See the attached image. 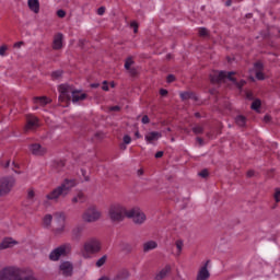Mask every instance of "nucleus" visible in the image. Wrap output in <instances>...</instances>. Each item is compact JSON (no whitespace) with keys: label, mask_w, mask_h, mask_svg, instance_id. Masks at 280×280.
I'll use <instances>...</instances> for the list:
<instances>
[{"label":"nucleus","mask_w":280,"mask_h":280,"mask_svg":"<svg viewBox=\"0 0 280 280\" xmlns=\"http://www.w3.org/2000/svg\"><path fill=\"white\" fill-rule=\"evenodd\" d=\"M72 104H78V102H84L86 100V94L80 90H73L72 86L67 84L59 85V100L61 102H67V100H71Z\"/></svg>","instance_id":"nucleus-1"},{"label":"nucleus","mask_w":280,"mask_h":280,"mask_svg":"<svg viewBox=\"0 0 280 280\" xmlns=\"http://www.w3.org/2000/svg\"><path fill=\"white\" fill-rule=\"evenodd\" d=\"M77 184L75 179H65L61 185L46 195L47 200H58L60 197L65 198V196H69L71 189L75 187Z\"/></svg>","instance_id":"nucleus-2"},{"label":"nucleus","mask_w":280,"mask_h":280,"mask_svg":"<svg viewBox=\"0 0 280 280\" xmlns=\"http://www.w3.org/2000/svg\"><path fill=\"white\" fill-rule=\"evenodd\" d=\"M21 269L19 267H5L0 271V280H38L34 273H27L24 277L19 276Z\"/></svg>","instance_id":"nucleus-3"},{"label":"nucleus","mask_w":280,"mask_h":280,"mask_svg":"<svg viewBox=\"0 0 280 280\" xmlns=\"http://www.w3.org/2000/svg\"><path fill=\"white\" fill-rule=\"evenodd\" d=\"M126 206L121 203H114L109 207L108 217L112 222H124L128 218Z\"/></svg>","instance_id":"nucleus-4"},{"label":"nucleus","mask_w":280,"mask_h":280,"mask_svg":"<svg viewBox=\"0 0 280 280\" xmlns=\"http://www.w3.org/2000/svg\"><path fill=\"white\" fill-rule=\"evenodd\" d=\"M101 252H102V242H100V240L93 237V238L88 240L83 244V249H82L81 254H82V257H84V259H90L91 255H95Z\"/></svg>","instance_id":"nucleus-5"},{"label":"nucleus","mask_w":280,"mask_h":280,"mask_svg":"<svg viewBox=\"0 0 280 280\" xmlns=\"http://www.w3.org/2000/svg\"><path fill=\"white\" fill-rule=\"evenodd\" d=\"M235 72H226V71H221V72H214L211 74V80L212 82H226V80H230V82H233L237 86V89H242L246 84V81L242 80L241 82H237L235 78Z\"/></svg>","instance_id":"nucleus-6"},{"label":"nucleus","mask_w":280,"mask_h":280,"mask_svg":"<svg viewBox=\"0 0 280 280\" xmlns=\"http://www.w3.org/2000/svg\"><path fill=\"white\" fill-rule=\"evenodd\" d=\"M52 218L55 220V224L57 225L52 231L54 235L56 237L65 235V233H67V214H65V212H55Z\"/></svg>","instance_id":"nucleus-7"},{"label":"nucleus","mask_w":280,"mask_h":280,"mask_svg":"<svg viewBox=\"0 0 280 280\" xmlns=\"http://www.w3.org/2000/svg\"><path fill=\"white\" fill-rule=\"evenodd\" d=\"M71 243H63L56 248H54L49 254L50 261H60L61 257H67L71 255L72 250Z\"/></svg>","instance_id":"nucleus-8"},{"label":"nucleus","mask_w":280,"mask_h":280,"mask_svg":"<svg viewBox=\"0 0 280 280\" xmlns=\"http://www.w3.org/2000/svg\"><path fill=\"white\" fill-rule=\"evenodd\" d=\"M82 220L84 222L93 223L102 220V211L95 206H90L82 214Z\"/></svg>","instance_id":"nucleus-9"},{"label":"nucleus","mask_w":280,"mask_h":280,"mask_svg":"<svg viewBox=\"0 0 280 280\" xmlns=\"http://www.w3.org/2000/svg\"><path fill=\"white\" fill-rule=\"evenodd\" d=\"M14 177L0 178V196H8L15 185Z\"/></svg>","instance_id":"nucleus-10"},{"label":"nucleus","mask_w":280,"mask_h":280,"mask_svg":"<svg viewBox=\"0 0 280 280\" xmlns=\"http://www.w3.org/2000/svg\"><path fill=\"white\" fill-rule=\"evenodd\" d=\"M128 218H131L135 224H143V222L147 220L145 213H143V211H141L139 208L129 209Z\"/></svg>","instance_id":"nucleus-11"},{"label":"nucleus","mask_w":280,"mask_h":280,"mask_svg":"<svg viewBox=\"0 0 280 280\" xmlns=\"http://www.w3.org/2000/svg\"><path fill=\"white\" fill-rule=\"evenodd\" d=\"M40 126V121L38 117L30 115L26 118V125L24 127L25 132H31L32 130H36Z\"/></svg>","instance_id":"nucleus-12"},{"label":"nucleus","mask_w":280,"mask_h":280,"mask_svg":"<svg viewBox=\"0 0 280 280\" xmlns=\"http://www.w3.org/2000/svg\"><path fill=\"white\" fill-rule=\"evenodd\" d=\"M59 270L63 277H71L73 275V264L69 260L61 261Z\"/></svg>","instance_id":"nucleus-13"},{"label":"nucleus","mask_w":280,"mask_h":280,"mask_svg":"<svg viewBox=\"0 0 280 280\" xmlns=\"http://www.w3.org/2000/svg\"><path fill=\"white\" fill-rule=\"evenodd\" d=\"M211 272H209V260L206 261L198 270L196 280H209Z\"/></svg>","instance_id":"nucleus-14"},{"label":"nucleus","mask_w":280,"mask_h":280,"mask_svg":"<svg viewBox=\"0 0 280 280\" xmlns=\"http://www.w3.org/2000/svg\"><path fill=\"white\" fill-rule=\"evenodd\" d=\"M264 69V65L261 62H256L254 65V69L250 70V79L255 80V78H253V73L255 74L257 80H264V72H261Z\"/></svg>","instance_id":"nucleus-15"},{"label":"nucleus","mask_w":280,"mask_h":280,"mask_svg":"<svg viewBox=\"0 0 280 280\" xmlns=\"http://www.w3.org/2000/svg\"><path fill=\"white\" fill-rule=\"evenodd\" d=\"M163 137V133L159 131H149L144 135V140L149 144H154L155 141H159Z\"/></svg>","instance_id":"nucleus-16"},{"label":"nucleus","mask_w":280,"mask_h":280,"mask_svg":"<svg viewBox=\"0 0 280 280\" xmlns=\"http://www.w3.org/2000/svg\"><path fill=\"white\" fill-rule=\"evenodd\" d=\"M19 242L12 237H4L0 243V250H7V248H14Z\"/></svg>","instance_id":"nucleus-17"},{"label":"nucleus","mask_w":280,"mask_h":280,"mask_svg":"<svg viewBox=\"0 0 280 280\" xmlns=\"http://www.w3.org/2000/svg\"><path fill=\"white\" fill-rule=\"evenodd\" d=\"M30 152H32V154L35 156H43V154L47 153V149L38 143H35L30 145Z\"/></svg>","instance_id":"nucleus-18"},{"label":"nucleus","mask_w":280,"mask_h":280,"mask_svg":"<svg viewBox=\"0 0 280 280\" xmlns=\"http://www.w3.org/2000/svg\"><path fill=\"white\" fill-rule=\"evenodd\" d=\"M172 272V265H165L161 270L155 273V280H163Z\"/></svg>","instance_id":"nucleus-19"},{"label":"nucleus","mask_w":280,"mask_h":280,"mask_svg":"<svg viewBox=\"0 0 280 280\" xmlns=\"http://www.w3.org/2000/svg\"><path fill=\"white\" fill-rule=\"evenodd\" d=\"M143 253H150V250H155L159 248V243L156 241H147L142 245Z\"/></svg>","instance_id":"nucleus-20"},{"label":"nucleus","mask_w":280,"mask_h":280,"mask_svg":"<svg viewBox=\"0 0 280 280\" xmlns=\"http://www.w3.org/2000/svg\"><path fill=\"white\" fill-rule=\"evenodd\" d=\"M27 5L31 12H34V14H38V12H40V1L27 0Z\"/></svg>","instance_id":"nucleus-21"},{"label":"nucleus","mask_w":280,"mask_h":280,"mask_svg":"<svg viewBox=\"0 0 280 280\" xmlns=\"http://www.w3.org/2000/svg\"><path fill=\"white\" fill-rule=\"evenodd\" d=\"M62 40H63L62 33H58L57 35H55L54 42H52V48L62 49Z\"/></svg>","instance_id":"nucleus-22"},{"label":"nucleus","mask_w":280,"mask_h":280,"mask_svg":"<svg viewBox=\"0 0 280 280\" xmlns=\"http://www.w3.org/2000/svg\"><path fill=\"white\" fill-rule=\"evenodd\" d=\"M132 65H135V61L132 60V58H127L126 62H125V69L127 71H129V73L131 75H137V70L135 68H132Z\"/></svg>","instance_id":"nucleus-23"},{"label":"nucleus","mask_w":280,"mask_h":280,"mask_svg":"<svg viewBox=\"0 0 280 280\" xmlns=\"http://www.w3.org/2000/svg\"><path fill=\"white\" fill-rule=\"evenodd\" d=\"M51 100L47 98V96H42V97H35L34 98V104H38L39 106H47Z\"/></svg>","instance_id":"nucleus-24"},{"label":"nucleus","mask_w":280,"mask_h":280,"mask_svg":"<svg viewBox=\"0 0 280 280\" xmlns=\"http://www.w3.org/2000/svg\"><path fill=\"white\" fill-rule=\"evenodd\" d=\"M124 144L120 145V150H126V145H130L132 143V138L129 135L124 136L122 138Z\"/></svg>","instance_id":"nucleus-25"},{"label":"nucleus","mask_w":280,"mask_h":280,"mask_svg":"<svg viewBox=\"0 0 280 280\" xmlns=\"http://www.w3.org/2000/svg\"><path fill=\"white\" fill-rule=\"evenodd\" d=\"M85 197H84V192L80 191L78 192L73 198H72V202L75 205L78 202H84Z\"/></svg>","instance_id":"nucleus-26"},{"label":"nucleus","mask_w":280,"mask_h":280,"mask_svg":"<svg viewBox=\"0 0 280 280\" xmlns=\"http://www.w3.org/2000/svg\"><path fill=\"white\" fill-rule=\"evenodd\" d=\"M107 259H108V256L106 255H103L101 258H98L95 264L96 268H102V266L106 264Z\"/></svg>","instance_id":"nucleus-27"},{"label":"nucleus","mask_w":280,"mask_h":280,"mask_svg":"<svg viewBox=\"0 0 280 280\" xmlns=\"http://www.w3.org/2000/svg\"><path fill=\"white\" fill-rule=\"evenodd\" d=\"M259 108H261V101L260 100H255L252 103V110H256V113H259Z\"/></svg>","instance_id":"nucleus-28"},{"label":"nucleus","mask_w":280,"mask_h":280,"mask_svg":"<svg viewBox=\"0 0 280 280\" xmlns=\"http://www.w3.org/2000/svg\"><path fill=\"white\" fill-rule=\"evenodd\" d=\"M235 121L237 124V126L244 127L246 126V117L240 115L235 118Z\"/></svg>","instance_id":"nucleus-29"},{"label":"nucleus","mask_w":280,"mask_h":280,"mask_svg":"<svg viewBox=\"0 0 280 280\" xmlns=\"http://www.w3.org/2000/svg\"><path fill=\"white\" fill-rule=\"evenodd\" d=\"M52 220H54V215H51V214H46V215L44 217L43 222H44L45 226H51Z\"/></svg>","instance_id":"nucleus-30"},{"label":"nucleus","mask_w":280,"mask_h":280,"mask_svg":"<svg viewBox=\"0 0 280 280\" xmlns=\"http://www.w3.org/2000/svg\"><path fill=\"white\" fill-rule=\"evenodd\" d=\"M82 231H84V229L82 226H75L72 230L73 237H80V235H82Z\"/></svg>","instance_id":"nucleus-31"},{"label":"nucleus","mask_w":280,"mask_h":280,"mask_svg":"<svg viewBox=\"0 0 280 280\" xmlns=\"http://www.w3.org/2000/svg\"><path fill=\"white\" fill-rule=\"evenodd\" d=\"M273 200L280 202V187L275 188L273 190Z\"/></svg>","instance_id":"nucleus-32"},{"label":"nucleus","mask_w":280,"mask_h":280,"mask_svg":"<svg viewBox=\"0 0 280 280\" xmlns=\"http://www.w3.org/2000/svg\"><path fill=\"white\" fill-rule=\"evenodd\" d=\"M176 248H177V255H179L180 253H183V241H177L175 244Z\"/></svg>","instance_id":"nucleus-33"},{"label":"nucleus","mask_w":280,"mask_h":280,"mask_svg":"<svg viewBox=\"0 0 280 280\" xmlns=\"http://www.w3.org/2000/svg\"><path fill=\"white\" fill-rule=\"evenodd\" d=\"M61 77H62V71H60V70L55 71V72H52V74H51V78H52L54 80H58V78H61Z\"/></svg>","instance_id":"nucleus-34"},{"label":"nucleus","mask_w":280,"mask_h":280,"mask_svg":"<svg viewBox=\"0 0 280 280\" xmlns=\"http://www.w3.org/2000/svg\"><path fill=\"white\" fill-rule=\"evenodd\" d=\"M199 36H209V31H207L205 27L199 28Z\"/></svg>","instance_id":"nucleus-35"},{"label":"nucleus","mask_w":280,"mask_h":280,"mask_svg":"<svg viewBox=\"0 0 280 280\" xmlns=\"http://www.w3.org/2000/svg\"><path fill=\"white\" fill-rule=\"evenodd\" d=\"M5 51H8V45L0 46V56L4 57Z\"/></svg>","instance_id":"nucleus-36"},{"label":"nucleus","mask_w":280,"mask_h":280,"mask_svg":"<svg viewBox=\"0 0 280 280\" xmlns=\"http://www.w3.org/2000/svg\"><path fill=\"white\" fill-rule=\"evenodd\" d=\"M182 100H191V93L184 92L180 94Z\"/></svg>","instance_id":"nucleus-37"},{"label":"nucleus","mask_w":280,"mask_h":280,"mask_svg":"<svg viewBox=\"0 0 280 280\" xmlns=\"http://www.w3.org/2000/svg\"><path fill=\"white\" fill-rule=\"evenodd\" d=\"M57 16H59V19H65V16H67V12H65V10L60 9L57 11Z\"/></svg>","instance_id":"nucleus-38"},{"label":"nucleus","mask_w":280,"mask_h":280,"mask_svg":"<svg viewBox=\"0 0 280 280\" xmlns=\"http://www.w3.org/2000/svg\"><path fill=\"white\" fill-rule=\"evenodd\" d=\"M202 127L201 126H196L192 128V132H195V135H200L202 132Z\"/></svg>","instance_id":"nucleus-39"},{"label":"nucleus","mask_w":280,"mask_h":280,"mask_svg":"<svg viewBox=\"0 0 280 280\" xmlns=\"http://www.w3.org/2000/svg\"><path fill=\"white\" fill-rule=\"evenodd\" d=\"M130 26L132 27L135 34L139 32V24L137 22H131Z\"/></svg>","instance_id":"nucleus-40"},{"label":"nucleus","mask_w":280,"mask_h":280,"mask_svg":"<svg viewBox=\"0 0 280 280\" xmlns=\"http://www.w3.org/2000/svg\"><path fill=\"white\" fill-rule=\"evenodd\" d=\"M198 175L201 176V178H207V176H209V171L203 170Z\"/></svg>","instance_id":"nucleus-41"},{"label":"nucleus","mask_w":280,"mask_h":280,"mask_svg":"<svg viewBox=\"0 0 280 280\" xmlns=\"http://www.w3.org/2000/svg\"><path fill=\"white\" fill-rule=\"evenodd\" d=\"M108 110H109V112H113V110H114V112L117 113V112L121 110V107H119L118 105H116V106L109 107Z\"/></svg>","instance_id":"nucleus-42"},{"label":"nucleus","mask_w":280,"mask_h":280,"mask_svg":"<svg viewBox=\"0 0 280 280\" xmlns=\"http://www.w3.org/2000/svg\"><path fill=\"white\" fill-rule=\"evenodd\" d=\"M104 12H106V9L104 7L98 8L97 10L98 16H103Z\"/></svg>","instance_id":"nucleus-43"},{"label":"nucleus","mask_w":280,"mask_h":280,"mask_svg":"<svg viewBox=\"0 0 280 280\" xmlns=\"http://www.w3.org/2000/svg\"><path fill=\"white\" fill-rule=\"evenodd\" d=\"M142 124H150V118L147 115L142 117Z\"/></svg>","instance_id":"nucleus-44"},{"label":"nucleus","mask_w":280,"mask_h":280,"mask_svg":"<svg viewBox=\"0 0 280 280\" xmlns=\"http://www.w3.org/2000/svg\"><path fill=\"white\" fill-rule=\"evenodd\" d=\"M14 47H15L16 49H21V47H23V42H18V43H15V44H14Z\"/></svg>","instance_id":"nucleus-45"},{"label":"nucleus","mask_w":280,"mask_h":280,"mask_svg":"<svg viewBox=\"0 0 280 280\" xmlns=\"http://www.w3.org/2000/svg\"><path fill=\"white\" fill-rule=\"evenodd\" d=\"M176 80V78L174 77V74H170L167 77V82H174Z\"/></svg>","instance_id":"nucleus-46"},{"label":"nucleus","mask_w":280,"mask_h":280,"mask_svg":"<svg viewBox=\"0 0 280 280\" xmlns=\"http://www.w3.org/2000/svg\"><path fill=\"white\" fill-rule=\"evenodd\" d=\"M82 176L84 177V180H89V175H86V171H81Z\"/></svg>","instance_id":"nucleus-47"},{"label":"nucleus","mask_w":280,"mask_h":280,"mask_svg":"<svg viewBox=\"0 0 280 280\" xmlns=\"http://www.w3.org/2000/svg\"><path fill=\"white\" fill-rule=\"evenodd\" d=\"M34 196H35L34 190H28L27 197H28L30 199H32V198H34Z\"/></svg>","instance_id":"nucleus-48"},{"label":"nucleus","mask_w":280,"mask_h":280,"mask_svg":"<svg viewBox=\"0 0 280 280\" xmlns=\"http://www.w3.org/2000/svg\"><path fill=\"white\" fill-rule=\"evenodd\" d=\"M102 89L103 91H108V83H106V81L103 82Z\"/></svg>","instance_id":"nucleus-49"},{"label":"nucleus","mask_w":280,"mask_h":280,"mask_svg":"<svg viewBox=\"0 0 280 280\" xmlns=\"http://www.w3.org/2000/svg\"><path fill=\"white\" fill-rule=\"evenodd\" d=\"M163 156V151L155 153V159H161Z\"/></svg>","instance_id":"nucleus-50"},{"label":"nucleus","mask_w":280,"mask_h":280,"mask_svg":"<svg viewBox=\"0 0 280 280\" xmlns=\"http://www.w3.org/2000/svg\"><path fill=\"white\" fill-rule=\"evenodd\" d=\"M160 95L165 96L167 95V90H160Z\"/></svg>","instance_id":"nucleus-51"},{"label":"nucleus","mask_w":280,"mask_h":280,"mask_svg":"<svg viewBox=\"0 0 280 280\" xmlns=\"http://www.w3.org/2000/svg\"><path fill=\"white\" fill-rule=\"evenodd\" d=\"M264 121H265L266 124H268V121H270V116H269V115H266V116L264 117Z\"/></svg>","instance_id":"nucleus-52"},{"label":"nucleus","mask_w":280,"mask_h":280,"mask_svg":"<svg viewBox=\"0 0 280 280\" xmlns=\"http://www.w3.org/2000/svg\"><path fill=\"white\" fill-rule=\"evenodd\" d=\"M233 3V0H226L225 5L229 8Z\"/></svg>","instance_id":"nucleus-53"},{"label":"nucleus","mask_w":280,"mask_h":280,"mask_svg":"<svg viewBox=\"0 0 280 280\" xmlns=\"http://www.w3.org/2000/svg\"><path fill=\"white\" fill-rule=\"evenodd\" d=\"M136 137H137V139H141V133H139V131H136Z\"/></svg>","instance_id":"nucleus-54"},{"label":"nucleus","mask_w":280,"mask_h":280,"mask_svg":"<svg viewBox=\"0 0 280 280\" xmlns=\"http://www.w3.org/2000/svg\"><path fill=\"white\" fill-rule=\"evenodd\" d=\"M255 175V172H253V171H249L248 173H247V176H254Z\"/></svg>","instance_id":"nucleus-55"},{"label":"nucleus","mask_w":280,"mask_h":280,"mask_svg":"<svg viewBox=\"0 0 280 280\" xmlns=\"http://www.w3.org/2000/svg\"><path fill=\"white\" fill-rule=\"evenodd\" d=\"M143 175V170H139L138 171V176H142Z\"/></svg>","instance_id":"nucleus-56"},{"label":"nucleus","mask_w":280,"mask_h":280,"mask_svg":"<svg viewBox=\"0 0 280 280\" xmlns=\"http://www.w3.org/2000/svg\"><path fill=\"white\" fill-rule=\"evenodd\" d=\"M197 141L202 145V139L198 138Z\"/></svg>","instance_id":"nucleus-57"},{"label":"nucleus","mask_w":280,"mask_h":280,"mask_svg":"<svg viewBox=\"0 0 280 280\" xmlns=\"http://www.w3.org/2000/svg\"><path fill=\"white\" fill-rule=\"evenodd\" d=\"M4 167H10V162H7Z\"/></svg>","instance_id":"nucleus-58"},{"label":"nucleus","mask_w":280,"mask_h":280,"mask_svg":"<svg viewBox=\"0 0 280 280\" xmlns=\"http://www.w3.org/2000/svg\"><path fill=\"white\" fill-rule=\"evenodd\" d=\"M167 58H168V59L172 58V55H167Z\"/></svg>","instance_id":"nucleus-59"},{"label":"nucleus","mask_w":280,"mask_h":280,"mask_svg":"<svg viewBox=\"0 0 280 280\" xmlns=\"http://www.w3.org/2000/svg\"><path fill=\"white\" fill-rule=\"evenodd\" d=\"M114 86H115V83H112V88L114 89Z\"/></svg>","instance_id":"nucleus-60"},{"label":"nucleus","mask_w":280,"mask_h":280,"mask_svg":"<svg viewBox=\"0 0 280 280\" xmlns=\"http://www.w3.org/2000/svg\"><path fill=\"white\" fill-rule=\"evenodd\" d=\"M92 86L95 88V86H97V85L93 84Z\"/></svg>","instance_id":"nucleus-61"}]
</instances>
